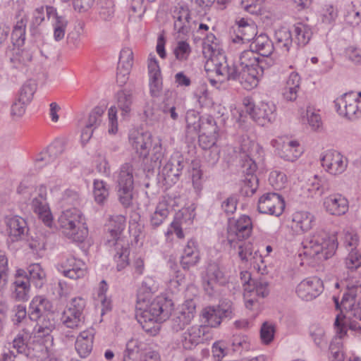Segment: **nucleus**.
Returning a JSON list of instances; mask_svg holds the SVG:
<instances>
[{
	"mask_svg": "<svg viewBox=\"0 0 361 361\" xmlns=\"http://www.w3.org/2000/svg\"><path fill=\"white\" fill-rule=\"evenodd\" d=\"M152 283L149 278L142 281L135 306L136 319L146 331L150 329L147 327L148 324L161 323L167 320L173 307L172 300L164 296H157L152 301H147L142 297L141 291L148 293L153 292Z\"/></svg>",
	"mask_w": 361,
	"mask_h": 361,
	"instance_id": "1",
	"label": "nucleus"
},
{
	"mask_svg": "<svg viewBox=\"0 0 361 361\" xmlns=\"http://www.w3.org/2000/svg\"><path fill=\"white\" fill-rule=\"evenodd\" d=\"M138 171L135 164L130 161L122 164L114 173L118 200L126 209L133 205L135 183L138 177Z\"/></svg>",
	"mask_w": 361,
	"mask_h": 361,
	"instance_id": "2",
	"label": "nucleus"
},
{
	"mask_svg": "<svg viewBox=\"0 0 361 361\" xmlns=\"http://www.w3.org/2000/svg\"><path fill=\"white\" fill-rule=\"evenodd\" d=\"M126 216L121 214L111 217L109 232L111 238L107 239L106 245L114 247L115 254L114 258L116 262L118 271L123 270L129 265L130 247L128 243L121 237L126 227Z\"/></svg>",
	"mask_w": 361,
	"mask_h": 361,
	"instance_id": "3",
	"label": "nucleus"
},
{
	"mask_svg": "<svg viewBox=\"0 0 361 361\" xmlns=\"http://www.w3.org/2000/svg\"><path fill=\"white\" fill-rule=\"evenodd\" d=\"M303 255L316 262H322L334 255L338 243L334 236L326 231L318 230L303 242Z\"/></svg>",
	"mask_w": 361,
	"mask_h": 361,
	"instance_id": "4",
	"label": "nucleus"
},
{
	"mask_svg": "<svg viewBox=\"0 0 361 361\" xmlns=\"http://www.w3.org/2000/svg\"><path fill=\"white\" fill-rule=\"evenodd\" d=\"M58 224L63 233L73 241L82 243L87 236L85 219L76 207L63 211L58 219Z\"/></svg>",
	"mask_w": 361,
	"mask_h": 361,
	"instance_id": "5",
	"label": "nucleus"
},
{
	"mask_svg": "<svg viewBox=\"0 0 361 361\" xmlns=\"http://www.w3.org/2000/svg\"><path fill=\"white\" fill-rule=\"evenodd\" d=\"M16 336L18 338L16 348L18 352L20 353L23 360L27 361L29 359L42 360L49 356L48 348L44 342L41 339L32 338L28 329H23Z\"/></svg>",
	"mask_w": 361,
	"mask_h": 361,
	"instance_id": "6",
	"label": "nucleus"
},
{
	"mask_svg": "<svg viewBox=\"0 0 361 361\" xmlns=\"http://www.w3.org/2000/svg\"><path fill=\"white\" fill-rule=\"evenodd\" d=\"M201 316L204 326L216 328L224 319L230 320L234 317L233 302L222 300L217 305L207 306L202 310Z\"/></svg>",
	"mask_w": 361,
	"mask_h": 361,
	"instance_id": "7",
	"label": "nucleus"
},
{
	"mask_svg": "<svg viewBox=\"0 0 361 361\" xmlns=\"http://www.w3.org/2000/svg\"><path fill=\"white\" fill-rule=\"evenodd\" d=\"M117 106H111L109 109V133L115 134L118 131L117 111H121V116L126 119L130 116L133 104V95L130 90H120L116 94Z\"/></svg>",
	"mask_w": 361,
	"mask_h": 361,
	"instance_id": "8",
	"label": "nucleus"
},
{
	"mask_svg": "<svg viewBox=\"0 0 361 361\" xmlns=\"http://www.w3.org/2000/svg\"><path fill=\"white\" fill-rule=\"evenodd\" d=\"M243 104L245 111L259 125L264 126L276 118V106L271 102H260L255 105L250 98H245Z\"/></svg>",
	"mask_w": 361,
	"mask_h": 361,
	"instance_id": "9",
	"label": "nucleus"
},
{
	"mask_svg": "<svg viewBox=\"0 0 361 361\" xmlns=\"http://www.w3.org/2000/svg\"><path fill=\"white\" fill-rule=\"evenodd\" d=\"M204 69L208 74L214 73L220 82L226 80H233L237 71L234 66H229L226 55L222 53H214L207 61Z\"/></svg>",
	"mask_w": 361,
	"mask_h": 361,
	"instance_id": "10",
	"label": "nucleus"
},
{
	"mask_svg": "<svg viewBox=\"0 0 361 361\" xmlns=\"http://www.w3.org/2000/svg\"><path fill=\"white\" fill-rule=\"evenodd\" d=\"M252 230V220L247 215H242L237 220L228 219V240L231 244L236 240H245L250 236Z\"/></svg>",
	"mask_w": 361,
	"mask_h": 361,
	"instance_id": "11",
	"label": "nucleus"
},
{
	"mask_svg": "<svg viewBox=\"0 0 361 361\" xmlns=\"http://www.w3.org/2000/svg\"><path fill=\"white\" fill-rule=\"evenodd\" d=\"M359 102V99L353 92L345 93L334 101L335 108L338 114L350 120L361 116Z\"/></svg>",
	"mask_w": 361,
	"mask_h": 361,
	"instance_id": "12",
	"label": "nucleus"
},
{
	"mask_svg": "<svg viewBox=\"0 0 361 361\" xmlns=\"http://www.w3.org/2000/svg\"><path fill=\"white\" fill-rule=\"evenodd\" d=\"M285 208L283 198L276 192L264 194L258 201L257 209L259 213L279 216Z\"/></svg>",
	"mask_w": 361,
	"mask_h": 361,
	"instance_id": "13",
	"label": "nucleus"
},
{
	"mask_svg": "<svg viewBox=\"0 0 361 361\" xmlns=\"http://www.w3.org/2000/svg\"><path fill=\"white\" fill-rule=\"evenodd\" d=\"M185 164V159L178 153L171 157L160 171L167 184L176 183L179 180Z\"/></svg>",
	"mask_w": 361,
	"mask_h": 361,
	"instance_id": "14",
	"label": "nucleus"
},
{
	"mask_svg": "<svg viewBox=\"0 0 361 361\" xmlns=\"http://www.w3.org/2000/svg\"><path fill=\"white\" fill-rule=\"evenodd\" d=\"M321 164L326 171L336 176L345 171L348 161L338 151L327 150L321 157Z\"/></svg>",
	"mask_w": 361,
	"mask_h": 361,
	"instance_id": "15",
	"label": "nucleus"
},
{
	"mask_svg": "<svg viewBox=\"0 0 361 361\" xmlns=\"http://www.w3.org/2000/svg\"><path fill=\"white\" fill-rule=\"evenodd\" d=\"M32 209L45 226L51 227L53 217L47 202V188L41 185L37 195L32 200Z\"/></svg>",
	"mask_w": 361,
	"mask_h": 361,
	"instance_id": "16",
	"label": "nucleus"
},
{
	"mask_svg": "<svg viewBox=\"0 0 361 361\" xmlns=\"http://www.w3.org/2000/svg\"><path fill=\"white\" fill-rule=\"evenodd\" d=\"M323 291V283L317 277L302 281L296 288V293L303 300L309 301L319 296Z\"/></svg>",
	"mask_w": 361,
	"mask_h": 361,
	"instance_id": "17",
	"label": "nucleus"
},
{
	"mask_svg": "<svg viewBox=\"0 0 361 361\" xmlns=\"http://www.w3.org/2000/svg\"><path fill=\"white\" fill-rule=\"evenodd\" d=\"M195 304L192 300L186 301L179 311L176 312L171 319V326L176 332L183 330L193 319Z\"/></svg>",
	"mask_w": 361,
	"mask_h": 361,
	"instance_id": "18",
	"label": "nucleus"
},
{
	"mask_svg": "<svg viewBox=\"0 0 361 361\" xmlns=\"http://www.w3.org/2000/svg\"><path fill=\"white\" fill-rule=\"evenodd\" d=\"M58 270L63 275L71 279L77 280L87 274V267L85 262L74 257H69L58 266Z\"/></svg>",
	"mask_w": 361,
	"mask_h": 361,
	"instance_id": "19",
	"label": "nucleus"
},
{
	"mask_svg": "<svg viewBox=\"0 0 361 361\" xmlns=\"http://www.w3.org/2000/svg\"><path fill=\"white\" fill-rule=\"evenodd\" d=\"M129 141L140 157L146 158L152 146V134L148 131L133 130Z\"/></svg>",
	"mask_w": 361,
	"mask_h": 361,
	"instance_id": "20",
	"label": "nucleus"
},
{
	"mask_svg": "<svg viewBox=\"0 0 361 361\" xmlns=\"http://www.w3.org/2000/svg\"><path fill=\"white\" fill-rule=\"evenodd\" d=\"M6 233L12 242L23 240L28 231V227L25 219L15 215L6 218Z\"/></svg>",
	"mask_w": 361,
	"mask_h": 361,
	"instance_id": "21",
	"label": "nucleus"
},
{
	"mask_svg": "<svg viewBox=\"0 0 361 361\" xmlns=\"http://www.w3.org/2000/svg\"><path fill=\"white\" fill-rule=\"evenodd\" d=\"M207 333V327L202 325H195L188 328L181 335L180 342L185 350L194 349L198 344L203 343Z\"/></svg>",
	"mask_w": 361,
	"mask_h": 361,
	"instance_id": "22",
	"label": "nucleus"
},
{
	"mask_svg": "<svg viewBox=\"0 0 361 361\" xmlns=\"http://www.w3.org/2000/svg\"><path fill=\"white\" fill-rule=\"evenodd\" d=\"M64 151V143L61 140H55L36 158L35 167L40 169L47 164H54L56 158Z\"/></svg>",
	"mask_w": 361,
	"mask_h": 361,
	"instance_id": "23",
	"label": "nucleus"
},
{
	"mask_svg": "<svg viewBox=\"0 0 361 361\" xmlns=\"http://www.w3.org/2000/svg\"><path fill=\"white\" fill-rule=\"evenodd\" d=\"M323 206L331 215L341 216L348 211V200L341 194L335 193L324 199Z\"/></svg>",
	"mask_w": 361,
	"mask_h": 361,
	"instance_id": "24",
	"label": "nucleus"
},
{
	"mask_svg": "<svg viewBox=\"0 0 361 361\" xmlns=\"http://www.w3.org/2000/svg\"><path fill=\"white\" fill-rule=\"evenodd\" d=\"M263 72V68H241L240 72L236 71L233 80L238 81L244 89L250 90L257 87L259 77L262 75Z\"/></svg>",
	"mask_w": 361,
	"mask_h": 361,
	"instance_id": "25",
	"label": "nucleus"
},
{
	"mask_svg": "<svg viewBox=\"0 0 361 361\" xmlns=\"http://www.w3.org/2000/svg\"><path fill=\"white\" fill-rule=\"evenodd\" d=\"M235 36L232 38L233 43H245L252 41L257 35V26L247 20L241 18L237 21L236 27L234 29Z\"/></svg>",
	"mask_w": 361,
	"mask_h": 361,
	"instance_id": "26",
	"label": "nucleus"
},
{
	"mask_svg": "<svg viewBox=\"0 0 361 361\" xmlns=\"http://www.w3.org/2000/svg\"><path fill=\"white\" fill-rule=\"evenodd\" d=\"M200 260V251L197 242L190 239L183 249L180 263L184 270H189L196 266Z\"/></svg>",
	"mask_w": 361,
	"mask_h": 361,
	"instance_id": "27",
	"label": "nucleus"
},
{
	"mask_svg": "<svg viewBox=\"0 0 361 361\" xmlns=\"http://www.w3.org/2000/svg\"><path fill=\"white\" fill-rule=\"evenodd\" d=\"M52 304L41 296L35 297L30 304L28 318L31 321H37L48 313H54Z\"/></svg>",
	"mask_w": 361,
	"mask_h": 361,
	"instance_id": "28",
	"label": "nucleus"
},
{
	"mask_svg": "<svg viewBox=\"0 0 361 361\" xmlns=\"http://www.w3.org/2000/svg\"><path fill=\"white\" fill-rule=\"evenodd\" d=\"M94 334L92 330H86L80 332L78 336L75 348L81 357H87L92 350Z\"/></svg>",
	"mask_w": 361,
	"mask_h": 361,
	"instance_id": "29",
	"label": "nucleus"
},
{
	"mask_svg": "<svg viewBox=\"0 0 361 361\" xmlns=\"http://www.w3.org/2000/svg\"><path fill=\"white\" fill-rule=\"evenodd\" d=\"M250 48L255 50L259 56L268 57L273 53L275 47L268 35L262 33L255 37L250 44Z\"/></svg>",
	"mask_w": 361,
	"mask_h": 361,
	"instance_id": "30",
	"label": "nucleus"
},
{
	"mask_svg": "<svg viewBox=\"0 0 361 361\" xmlns=\"http://www.w3.org/2000/svg\"><path fill=\"white\" fill-rule=\"evenodd\" d=\"M314 220V215L308 212H296L292 215L291 226L297 233L306 232L312 228Z\"/></svg>",
	"mask_w": 361,
	"mask_h": 361,
	"instance_id": "31",
	"label": "nucleus"
},
{
	"mask_svg": "<svg viewBox=\"0 0 361 361\" xmlns=\"http://www.w3.org/2000/svg\"><path fill=\"white\" fill-rule=\"evenodd\" d=\"M346 291L344 293L341 302L339 303L338 298L334 297L335 302L336 309L341 310V307L344 310L352 307V304L355 300L357 294L361 293V285L360 284H350L345 285Z\"/></svg>",
	"mask_w": 361,
	"mask_h": 361,
	"instance_id": "32",
	"label": "nucleus"
},
{
	"mask_svg": "<svg viewBox=\"0 0 361 361\" xmlns=\"http://www.w3.org/2000/svg\"><path fill=\"white\" fill-rule=\"evenodd\" d=\"M174 29L179 34H187L189 31L188 24L190 19V11L187 7L180 6L176 7L173 11Z\"/></svg>",
	"mask_w": 361,
	"mask_h": 361,
	"instance_id": "33",
	"label": "nucleus"
},
{
	"mask_svg": "<svg viewBox=\"0 0 361 361\" xmlns=\"http://www.w3.org/2000/svg\"><path fill=\"white\" fill-rule=\"evenodd\" d=\"M25 272L27 276V279L30 283H32L36 288H40L46 282V274L41 265L38 263L30 264Z\"/></svg>",
	"mask_w": 361,
	"mask_h": 361,
	"instance_id": "34",
	"label": "nucleus"
},
{
	"mask_svg": "<svg viewBox=\"0 0 361 361\" xmlns=\"http://www.w3.org/2000/svg\"><path fill=\"white\" fill-rule=\"evenodd\" d=\"M35 322L34 329L39 337L49 336L56 326L54 313H48Z\"/></svg>",
	"mask_w": 361,
	"mask_h": 361,
	"instance_id": "35",
	"label": "nucleus"
},
{
	"mask_svg": "<svg viewBox=\"0 0 361 361\" xmlns=\"http://www.w3.org/2000/svg\"><path fill=\"white\" fill-rule=\"evenodd\" d=\"M239 62L241 68H263L262 65L263 59L260 58L257 53L251 48L241 52Z\"/></svg>",
	"mask_w": 361,
	"mask_h": 361,
	"instance_id": "36",
	"label": "nucleus"
},
{
	"mask_svg": "<svg viewBox=\"0 0 361 361\" xmlns=\"http://www.w3.org/2000/svg\"><path fill=\"white\" fill-rule=\"evenodd\" d=\"M169 214V204L166 200L159 202L150 216V226L156 229L161 226Z\"/></svg>",
	"mask_w": 361,
	"mask_h": 361,
	"instance_id": "37",
	"label": "nucleus"
},
{
	"mask_svg": "<svg viewBox=\"0 0 361 361\" xmlns=\"http://www.w3.org/2000/svg\"><path fill=\"white\" fill-rule=\"evenodd\" d=\"M275 48L279 49L282 52L287 53L293 43L292 34L286 28L276 30L274 34Z\"/></svg>",
	"mask_w": 361,
	"mask_h": 361,
	"instance_id": "38",
	"label": "nucleus"
},
{
	"mask_svg": "<svg viewBox=\"0 0 361 361\" xmlns=\"http://www.w3.org/2000/svg\"><path fill=\"white\" fill-rule=\"evenodd\" d=\"M251 288L248 290L245 288V298L252 295H257L261 298H265L269 293V283L264 279L260 278L258 280H253Z\"/></svg>",
	"mask_w": 361,
	"mask_h": 361,
	"instance_id": "39",
	"label": "nucleus"
},
{
	"mask_svg": "<svg viewBox=\"0 0 361 361\" xmlns=\"http://www.w3.org/2000/svg\"><path fill=\"white\" fill-rule=\"evenodd\" d=\"M62 319L64 325L71 329L81 327L84 324L83 314L73 312L71 310H66Z\"/></svg>",
	"mask_w": 361,
	"mask_h": 361,
	"instance_id": "40",
	"label": "nucleus"
},
{
	"mask_svg": "<svg viewBox=\"0 0 361 361\" xmlns=\"http://www.w3.org/2000/svg\"><path fill=\"white\" fill-rule=\"evenodd\" d=\"M294 33L299 46L306 45L312 35L311 28L303 23H298L294 26Z\"/></svg>",
	"mask_w": 361,
	"mask_h": 361,
	"instance_id": "41",
	"label": "nucleus"
},
{
	"mask_svg": "<svg viewBox=\"0 0 361 361\" xmlns=\"http://www.w3.org/2000/svg\"><path fill=\"white\" fill-rule=\"evenodd\" d=\"M238 256L243 262L255 261L258 257H261L258 250L254 251L253 245L250 243H244L239 245Z\"/></svg>",
	"mask_w": 361,
	"mask_h": 361,
	"instance_id": "42",
	"label": "nucleus"
},
{
	"mask_svg": "<svg viewBox=\"0 0 361 361\" xmlns=\"http://www.w3.org/2000/svg\"><path fill=\"white\" fill-rule=\"evenodd\" d=\"M97 6L100 18L109 21L114 16V3L112 0H98Z\"/></svg>",
	"mask_w": 361,
	"mask_h": 361,
	"instance_id": "43",
	"label": "nucleus"
},
{
	"mask_svg": "<svg viewBox=\"0 0 361 361\" xmlns=\"http://www.w3.org/2000/svg\"><path fill=\"white\" fill-rule=\"evenodd\" d=\"M206 275L210 277L212 280L219 282V286H224L228 283L227 277L216 263L209 264Z\"/></svg>",
	"mask_w": 361,
	"mask_h": 361,
	"instance_id": "44",
	"label": "nucleus"
},
{
	"mask_svg": "<svg viewBox=\"0 0 361 361\" xmlns=\"http://www.w3.org/2000/svg\"><path fill=\"white\" fill-rule=\"evenodd\" d=\"M25 27L26 24L23 19L18 21L14 26L11 33V39L13 45L20 47L24 44L25 40Z\"/></svg>",
	"mask_w": 361,
	"mask_h": 361,
	"instance_id": "45",
	"label": "nucleus"
},
{
	"mask_svg": "<svg viewBox=\"0 0 361 361\" xmlns=\"http://www.w3.org/2000/svg\"><path fill=\"white\" fill-rule=\"evenodd\" d=\"M44 20V8L41 6L37 8L33 12L32 20L30 25V32L34 37H37L40 35V31L38 27Z\"/></svg>",
	"mask_w": 361,
	"mask_h": 361,
	"instance_id": "46",
	"label": "nucleus"
},
{
	"mask_svg": "<svg viewBox=\"0 0 361 361\" xmlns=\"http://www.w3.org/2000/svg\"><path fill=\"white\" fill-rule=\"evenodd\" d=\"M199 135H216L218 128L215 119L212 116H202Z\"/></svg>",
	"mask_w": 361,
	"mask_h": 361,
	"instance_id": "47",
	"label": "nucleus"
},
{
	"mask_svg": "<svg viewBox=\"0 0 361 361\" xmlns=\"http://www.w3.org/2000/svg\"><path fill=\"white\" fill-rule=\"evenodd\" d=\"M68 20L65 17H57L53 23L54 39L56 42L62 40L66 35Z\"/></svg>",
	"mask_w": 361,
	"mask_h": 361,
	"instance_id": "48",
	"label": "nucleus"
},
{
	"mask_svg": "<svg viewBox=\"0 0 361 361\" xmlns=\"http://www.w3.org/2000/svg\"><path fill=\"white\" fill-rule=\"evenodd\" d=\"M133 64V52L129 48L123 49L120 52L118 67L124 68V74L130 71Z\"/></svg>",
	"mask_w": 361,
	"mask_h": 361,
	"instance_id": "49",
	"label": "nucleus"
},
{
	"mask_svg": "<svg viewBox=\"0 0 361 361\" xmlns=\"http://www.w3.org/2000/svg\"><path fill=\"white\" fill-rule=\"evenodd\" d=\"M105 108L102 106H95L90 113L87 124L94 129L98 128L102 122Z\"/></svg>",
	"mask_w": 361,
	"mask_h": 361,
	"instance_id": "50",
	"label": "nucleus"
},
{
	"mask_svg": "<svg viewBox=\"0 0 361 361\" xmlns=\"http://www.w3.org/2000/svg\"><path fill=\"white\" fill-rule=\"evenodd\" d=\"M202 118V117L200 116L197 111L195 110H188L185 116L187 128L190 131L197 133V131L200 130Z\"/></svg>",
	"mask_w": 361,
	"mask_h": 361,
	"instance_id": "51",
	"label": "nucleus"
},
{
	"mask_svg": "<svg viewBox=\"0 0 361 361\" xmlns=\"http://www.w3.org/2000/svg\"><path fill=\"white\" fill-rule=\"evenodd\" d=\"M93 185L95 201L99 204L104 203L109 196V190L106 188L105 183L103 180H94Z\"/></svg>",
	"mask_w": 361,
	"mask_h": 361,
	"instance_id": "52",
	"label": "nucleus"
},
{
	"mask_svg": "<svg viewBox=\"0 0 361 361\" xmlns=\"http://www.w3.org/2000/svg\"><path fill=\"white\" fill-rule=\"evenodd\" d=\"M330 190V183L324 177L318 178L314 176V180L312 183L309 190L314 191L316 195L319 196L324 195Z\"/></svg>",
	"mask_w": 361,
	"mask_h": 361,
	"instance_id": "53",
	"label": "nucleus"
},
{
	"mask_svg": "<svg viewBox=\"0 0 361 361\" xmlns=\"http://www.w3.org/2000/svg\"><path fill=\"white\" fill-rule=\"evenodd\" d=\"M37 89V84L33 80H27L22 86L19 94V99L21 101H25L28 104L32 101L34 93Z\"/></svg>",
	"mask_w": 361,
	"mask_h": 361,
	"instance_id": "54",
	"label": "nucleus"
},
{
	"mask_svg": "<svg viewBox=\"0 0 361 361\" xmlns=\"http://www.w3.org/2000/svg\"><path fill=\"white\" fill-rule=\"evenodd\" d=\"M12 312L13 315L11 317V320L16 326H19L29 319L27 317L28 314L27 313L26 307L23 305H15Z\"/></svg>",
	"mask_w": 361,
	"mask_h": 361,
	"instance_id": "55",
	"label": "nucleus"
},
{
	"mask_svg": "<svg viewBox=\"0 0 361 361\" xmlns=\"http://www.w3.org/2000/svg\"><path fill=\"white\" fill-rule=\"evenodd\" d=\"M299 142L296 140L288 141L283 143L282 146V152L283 150L288 151V149H294V152L292 154H281V157L289 161H294L301 154L298 149Z\"/></svg>",
	"mask_w": 361,
	"mask_h": 361,
	"instance_id": "56",
	"label": "nucleus"
},
{
	"mask_svg": "<svg viewBox=\"0 0 361 361\" xmlns=\"http://www.w3.org/2000/svg\"><path fill=\"white\" fill-rule=\"evenodd\" d=\"M275 331V326L273 324L268 322H264L260 329V338L262 343L269 344L274 340Z\"/></svg>",
	"mask_w": 361,
	"mask_h": 361,
	"instance_id": "57",
	"label": "nucleus"
},
{
	"mask_svg": "<svg viewBox=\"0 0 361 361\" xmlns=\"http://www.w3.org/2000/svg\"><path fill=\"white\" fill-rule=\"evenodd\" d=\"M17 343L18 338L16 336L11 343L8 352L2 354L0 361H23L20 353L17 350Z\"/></svg>",
	"mask_w": 361,
	"mask_h": 361,
	"instance_id": "58",
	"label": "nucleus"
},
{
	"mask_svg": "<svg viewBox=\"0 0 361 361\" xmlns=\"http://www.w3.org/2000/svg\"><path fill=\"white\" fill-rule=\"evenodd\" d=\"M159 109L164 114L169 116L173 121H175L178 119V114L171 99L169 98L164 99L159 104Z\"/></svg>",
	"mask_w": 361,
	"mask_h": 361,
	"instance_id": "59",
	"label": "nucleus"
},
{
	"mask_svg": "<svg viewBox=\"0 0 361 361\" xmlns=\"http://www.w3.org/2000/svg\"><path fill=\"white\" fill-rule=\"evenodd\" d=\"M345 263L348 269H357L361 266V255L355 248H352L345 259Z\"/></svg>",
	"mask_w": 361,
	"mask_h": 361,
	"instance_id": "60",
	"label": "nucleus"
},
{
	"mask_svg": "<svg viewBox=\"0 0 361 361\" xmlns=\"http://www.w3.org/2000/svg\"><path fill=\"white\" fill-rule=\"evenodd\" d=\"M269 180L276 189H281L285 187L287 176L283 172L274 171L270 173Z\"/></svg>",
	"mask_w": 361,
	"mask_h": 361,
	"instance_id": "61",
	"label": "nucleus"
},
{
	"mask_svg": "<svg viewBox=\"0 0 361 361\" xmlns=\"http://www.w3.org/2000/svg\"><path fill=\"white\" fill-rule=\"evenodd\" d=\"M190 52L191 49L189 44L185 41L178 42L174 49L176 58L179 61L187 60Z\"/></svg>",
	"mask_w": 361,
	"mask_h": 361,
	"instance_id": "62",
	"label": "nucleus"
},
{
	"mask_svg": "<svg viewBox=\"0 0 361 361\" xmlns=\"http://www.w3.org/2000/svg\"><path fill=\"white\" fill-rule=\"evenodd\" d=\"M27 104V102L21 101L20 99L18 98L11 106V116L13 119L22 117L25 112L26 106Z\"/></svg>",
	"mask_w": 361,
	"mask_h": 361,
	"instance_id": "63",
	"label": "nucleus"
},
{
	"mask_svg": "<svg viewBox=\"0 0 361 361\" xmlns=\"http://www.w3.org/2000/svg\"><path fill=\"white\" fill-rule=\"evenodd\" d=\"M140 361H160L159 353L151 347L145 346L140 355Z\"/></svg>",
	"mask_w": 361,
	"mask_h": 361,
	"instance_id": "64",
	"label": "nucleus"
}]
</instances>
